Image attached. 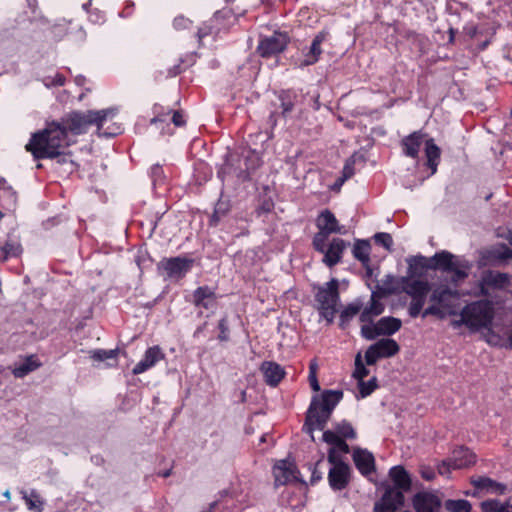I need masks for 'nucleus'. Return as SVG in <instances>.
Returning a JSON list of instances; mask_svg holds the SVG:
<instances>
[{
  "label": "nucleus",
  "instance_id": "nucleus-45",
  "mask_svg": "<svg viewBox=\"0 0 512 512\" xmlns=\"http://www.w3.org/2000/svg\"><path fill=\"white\" fill-rule=\"evenodd\" d=\"M355 163H356V154H353L349 157L344 164L342 170V177L337 180V183L342 185L347 179L351 178L355 174Z\"/></svg>",
  "mask_w": 512,
  "mask_h": 512
},
{
  "label": "nucleus",
  "instance_id": "nucleus-39",
  "mask_svg": "<svg viewBox=\"0 0 512 512\" xmlns=\"http://www.w3.org/2000/svg\"><path fill=\"white\" fill-rule=\"evenodd\" d=\"M482 512H512V504L507 501L501 503L497 499L485 500L481 503Z\"/></svg>",
  "mask_w": 512,
  "mask_h": 512
},
{
  "label": "nucleus",
  "instance_id": "nucleus-4",
  "mask_svg": "<svg viewBox=\"0 0 512 512\" xmlns=\"http://www.w3.org/2000/svg\"><path fill=\"white\" fill-rule=\"evenodd\" d=\"M320 231L313 237L312 245L315 251L323 255L322 262L329 268H333L342 262L345 250L350 242L332 237L331 234L340 232V226H319Z\"/></svg>",
  "mask_w": 512,
  "mask_h": 512
},
{
  "label": "nucleus",
  "instance_id": "nucleus-21",
  "mask_svg": "<svg viewBox=\"0 0 512 512\" xmlns=\"http://www.w3.org/2000/svg\"><path fill=\"white\" fill-rule=\"evenodd\" d=\"M192 296L193 304L196 307L204 308L206 310L213 308L217 302V295L215 289L208 285L197 287L193 291Z\"/></svg>",
  "mask_w": 512,
  "mask_h": 512
},
{
  "label": "nucleus",
  "instance_id": "nucleus-46",
  "mask_svg": "<svg viewBox=\"0 0 512 512\" xmlns=\"http://www.w3.org/2000/svg\"><path fill=\"white\" fill-rule=\"evenodd\" d=\"M230 209L229 202L223 199H219L218 202L215 204L214 212L211 216V220L213 222H219L222 220V218L228 213Z\"/></svg>",
  "mask_w": 512,
  "mask_h": 512
},
{
  "label": "nucleus",
  "instance_id": "nucleus-63",
  "mask_svg": "<svg viewBox=\"0 0 512 512\" xmlns=\"http://www.w3.org/2000/svg\"><path fill=\"white\" fill-rule=\"evenodd\" d=\"M420 475L423 479L431 481L435 478V471L429 466H421Z\"/></svg>",
  "mask_w": 512,
  "mask_h": 512
},
{
  "label": "nucleus",
  "instance_id": "nucleus-64",
  "mask_svg": "<svg viewBox=\"0 0 512 512\" xmlns=\"http://www.w3.org/2000/svg\"><path fill=\"white\" fill-rule=\"evenodd\" d=\"M375 512H396L393 508L386 506L384 503L380 502L375 505Z\"/></svg>",
  "mask_w": 512,
  "mask_h": 512
},
{
  "label": "nucleus",
  "instance_id": "nucleus-34",
  "mask_svg": "<svg viewBox=\"0 0 512 512\" xmlns=\"http://www.w3.org/2000/svg\"><path fill=\"white\" fill-rule=\"evenodd\" d=\"M20 493L28 510L33 512L43 511L44 501L35 489H31L29 492L21 490Z\"/></svg>",
  "mask_w": 512,
  "mask_h": 512
},
{
  "label": "nucleus",
  "instance_id": "nucleus-19",
  "mask_svg": "<svg viewBox=\"0 0 512 512\" xmlns=\"http://www.w3.org/2000/svg\"><path fill=\"white\" fill-rule=\"evenodd\" d=\"M265 383L270 387H276L285 377V369L274 361H264L260 365Z\"/></svg>",
  "mask_w": 512,
  "mask_h": 512
},
{
  "label": "nucleus",
  "instance_id": "nucleus-47",
  "mask_svg": "<svg viewBox=\"0 0 512 512\" xmlns=\"http://www.w3.org/2000/svg\"><path fill=\"white\" fill-rule=\"evenodd\" d=\"M150 177L154 187L162 186L165 184L166 176L163 167L159 164H155L151 167Z\"/></svg>",
  "mask_w": 512,
  "mask_h": 512
},
{
  "label": "nucleus",
  "instance_id": "nucleus-35",
  "mask_svg": "<svg viewBox=\"0 0 512 512\" xmlns=\"http://www.w3.org/2000/svg\"><path fill=\"white\" fill-rule=\"evenodd\" d=\"M404 291L412 297L427 296L430 291L429 283L422 280L407 281L404 286Z\"/></svg>",
  "mask_w": 512,
  "mask_h": 512
},
{
  "label": "nucleus",
  "instance_id": "nucleus-10",
  "mask_svg": "<svg viewBox=\"0 0 512 512\" xmlns=\"http://www.w3.org/2000/svg\"><path fill=\"white\" fill-rule=\"evenodd\" d=\"M512 285V275L496 270H485L478 280V296L491 297L492 291H503Z\"/></svg>",
  "mask_w": 512,
  "mask_h": 512
},
{
  "label": "nucleus",
  "instance_id": "nucleus-33",
  "mask_svg": "<svg viewBox=\"0 0 512 512\" xmlns=\"http://www.w3.org/2000/svg\"><path fill=\"white\" fill-rule=\"evenodd\" d=\"M371 245L367 240H356L352 248L353 257L366 267L370 264Z\"/></svg>",
  "mask_w": 512,
  "mask_h": 512
},
{
  "label": "nucleus",
  "instance_id": "nucleus-23",
  "mask_svg": "<svg viewBox=\"0 0 512 512\" xmlns=\"http://www.w3.org/2000/svg\"><path fill=\"white\" fill-rule=\"evenodd\" d=\"M328 36L329 32L325 30L320 31L315 35L308 52L304 54L301 66H310L318 62L320 55L322 54L321 44Z\"/></svg>",
  "mask_w": 512,
  "mask_h": 512
},
{
  "label": "nucleus",
  "instance_id": "nucleus-42",
  "mask_svg": "<svg viewBox=\"0 0 512 512\" xmlns=\"http://www.w3.org/2000/svg\"><path fill=\"white\" fill-rule=\"evenodd\" d=\"M363 304L361 301L356 300L349 303L340 313L341 323L349 322L355 315L362 310Z\"/></svg>",
  "mask_w": 512,
  "mask_h": 512
},
{
  "label": "nucleus",
  "instance_id": "nucleus-60",
  "mask_svg": "<svg viewBox=\"0 0 512 512\" xmlns=\"http://www.w3.org/2000/svg\"><path fill=\"white\" fill-rule=\"evenodd\" d=\"M213 22L204 23L201 27L198 28L196 36L199 41H202L203 38L209 36L212 34L214 26L212 25Z\"/></svg>",
  "mask_w": 512,
  "mask_h": 512
},
{
  "label": "nucleus",
  "instance_id": "nucleus-59",
  "mask_svg": "<svg viewBox=\"0 0 512 512\" xmlns=\"http://www.w3.org/2000/svg\"><path fill=\"white\" fill-rule=\"evenodd\" d=\"M170 121L175 127H183L186 125V118L182 110H173Z\"/></svg>",
  "mask_w": 512,
  "mask_h": 512
},
{
  "label": "nucleus",
  "instance_id": "nucleus-48",
  "mask_svg": "<svg viewBox=\"0 0 512 512\" xmlns=\"http://www.w3.org/2000/svg\"><path fill=\"white\" fill-rule=\"evenodd\" d=\"M427 296L424 297H412L408 307V313L410 317L416 318L421 313V310L426 302Z\"/></svg>",
  "mask_w": 512,
  "mask_h": 512
},
{
  "label": "nucleus",
  "instance_id": "nucleus-62",
  "mask_svg": "<svg viewBox=\"0 0 512 512\" xmlns=\"http://www.w3.org/2000/svg\"><path fill=\"white\" fill-rule=\"evenodd\" d=\"M463 31L465 35L469 36L471 39H476L477 36L481 33L478 27L472 23L465 25Z\"/></svg>",
  "mask_w": 512,
  "mask_h": 512
},
{
  "label": "nucleus",
  "instance_id": "nucleus-9",
  "mask_svg": "<svg viewBox=\"0 0 512 512\" xmlns=\"http://www.w3.org/2000/svg\"><path fill=\"white\" fill-rule=\"evenodd\" d=\"M327 460L332 465L328 472L329 486L334 491L344 490L351 480L350 466L342 461L341 456L336 455L335 449H329Z\"/></svg>",
  "mask_w": 512,
  "mask_h": 512
},
{
  "label": "nucleus",
  "instance_id": "nucleus-24",
  "mask_svg": "<svg viewBox=\"0 0 512 512\" xmlns=\"http://www.w3.org/2000/svg\"><path fill=\"white\" fill-rule=\"evenodd\" d=\"M301 95L293 89L281 90L278 93V100L282 109V116L287 117L300 103Z\"/></svg>",
  "mask_w": 512,
  "mask_h": 512
},
{
  "label": "nucleus",
  "instance_id": "nucleus-38",
  "mask_svg": "<svg viewBox=\"0 0 512 512\" xmlns=\"http://www.w3.org/2000/svg\"><path fill=\"white\" fill-rule=\"evenodd\" d=\"M488 258L491 262L508 261L512 259V250L505 244H500L488 252Z\"/></svg>",
  "mask_w": 512,
  "mask_h": 512
},
{
  "label": "nucleus",
  "instance_id": "nucleus-58",
  "mask_svg": "<svg viewBox=\"0 0 512 512\" xmlns=\"http://www.w3.org/2000/svg\"><path fill=\"white\" fill-rule=\"evenodd\" d=\"M374 240L377 244L385 247L386 249H390L393 244L392 237L388 233H376L374 235Z\"/></svg>",
  "mask_w": 512,
  "mask_h": 512
},
{
  "label": "nucleus",
  "instance_id": "nucleus-1",
  "mask_svg": "<svg viewBox=\"0 0 512 512\" xmlns=\"http://www.w3.org/2000/svg\"><path fill=\"white\" fill-rule=\"evenodd\" d=\"M73 141L59 121L48 123L42 131L32 134L26 145L35 159H53L62 154V149L71 145Z\"/></svg>",
  "mask_w": 512,
  "mask_h": 512
},
{
  "label": "nucleus",
  "instance_id": "nucleus-11",
  "mask_svg": "<svg viewBox=\"0 0 512 512\" xmlns=\"http://www.w3.org/2000/svg\"><path fill=\"white\" fill-rule=\"evenodd\" d=\"M401 327V319L392 316H386L380 318L376 323L363 324L361 327V336L366 340H374L378 336L389 337L398 332Z\"/></svg>",
  "mask_w": 512,
  "mask_h": 512
},
{
  "label": "nucleus",
  "instance_id": "nucleus-25",
  "mask_svg": "<svg viewBox=\"0 0 512 512\" xmlns=\"http://www.w3.org/2000/svg\"><path fill=\"white\" fill-rule=\"evenodd\" d=\"M242 157L244 158L245 169H240L238 177L247 179L249 178L251 172L255 171L261 166L262 160L260 154L256 150L251 149L243 151Z\"/></svg>",
  "mask_w": 512,
  "mask_h": 512
},
{
  "label": "nucleus",
  "instance_id": "nucleus-54",
  "mask_svg": "<svg viewBox=\"0 0 512 512\" xmlns=\"http://www.w3.org/2000/svg\"><path fill=\"white\" fill-rule=\"evenodd\" d=\"M193 25V21L184 15H178L173 20V27L175 30H186L190 29Z\"/></svg>",
  "mask_w": 512,
  "mask_h": 512
},
{
  "label": "nucleus",
  "instance_id": "nucleus-26",
  "mask_svg": "<svg viewBox=\"0 0 512 512\" xmlns=\"http://www.w3.org/2000/svg\"><path fill=\"white\" fill-rule=\"evenodd\" d=\"M273 475L276 485H286L294 478L293 465L286 460H280L273 467Z\"/></svg>",
  "mask_w": 512,
  "mask_h": 512
},
{
  "label": "nucleus",
  "instance_id": "nucleus-41",
  "mask_svg": "<svg viewBox=\"0 0 512 512\" xmlns=\"http://www.w3.org/2000/svg\"><path fill=\"white\" fill-rule=\"evenodd\" d=\"M444 507L448 512H471V503L466 499H449L444 502Z\"/></svg>",
  "mask_w": 512,
  "mask_h": 512
},
{
  "label": "nucleus",
  "instance_id": "nucleus-31",
  "mask_svg": "<svg viewBox=\"0 0 512 512\" xmlns=\"http://www.w3.org/2000/svg\"><path fill=\"white\" fill-rule=\"evenodd\" d=\"M274 203L270 198H264L261 200L256 206L253 214L255 215V220L260 222H271L273 221V212Z\"/></svg>",
  "mask_w": 512,
  "mask_h": 512
},
{
  "label": "nucleus",
  "instance_id": "nucleus-5",
  "mask_svg": "<svg viewBox=\"0 0 512 512\" xmlns=\"http://www.w3.org/2000/svg\"><path fill=\"white\" fill-rule=\"evenodd\" d=\"M315 308L320 316L328 324L333 323L340 301L339 282L332 278L324 285H313Z\"/></svg>",
  "mask_w": 512,
  "mask_h": 512
},
{
  "label": "nucleus",
  "instance_id": "nucleus-43",
  "mask_svg": "<svg viewBox=\"0 0 512 512\" xmlns=\"http://www.w3.org/2000/svg\"><path fill=\"white\" fill-rule=\"evenodd\" d=\"M333 432L337 433L340 437L346 439H355L356 431L353 428L352 424L347 420H342L339 423H336L334 426Z\"/></svg>",
  "mask_w": 512,
  "mask_h": 512
},
{
  "label": "nucleus",
  "instance_id": "nucleus-14",
  "mask_svg": "<svg viewBox=\"0 0 512 512\" xmlns=\"http://www.w3.org/2000/svg\"><path fill=\"white\" fill-rule=\"evenodd\" d=\"M388 295H391L389 288L383 287L380 290L372 291L369 304L360 313V322L373 324L374 318L381 315L385 310V305L381 302V299Z\"/></svg>",
  "mask_w": 512,
  "mask_h": 512
},
{
  "label": "nucleus",
  "instance_id": "nucleus-52",
  "mask_svg": "<svg viewBox=\"0 0 512 512\" xmlns=\"http://www.w3.org/2000/svg\"><path fill=\"white\" fill-rule=\"evenodd\" d=\"M91 358H93L96 361H104L107 359L115 358L117 356V349H111V350H104V349H97L90 352Z\"/></svg>",
  "mask_w": 512,
  "mask_h": 512
},
{
  "label": "nucleus",
  "instance_id": "nucleus-3",
  "mask_svg": "<svg viewBox=\"0 0 512 512\" xmlns=\"http://www.w3.org/2000/svg\"><path fill=\"white\" fill-rule=\"evenodd\" d=\"M343 398L341 390H324L320 395L314 396L306 413L304 430L313 437L315 430H323L330 416Z\"/></svg>",
  "mask_w": 512,
  "mask_h": 512
},
{
  "label": "nucleus",
  "instance_id": "nucleus-37",
  "mask_svg": "<svg viewBox=\"0 0 512 512\" xmlns=\"http://www.w3.org/2000/svg\"><path fill=\"white\" fill-rule=\"evenodd\" d=\"M174 109L164 107L161 104H155L153 106V118L150 123L154 125L166 124L169 127L168 118H171Z\"/></svg>",
  "mask_w": 512,
  "mask_h": 512
},
{
  "label": "nucleus",
  "instance_id": "nucleus-7",
  "mask_svg": "<svg viewBox=\"0 0 512 512\" xmlns=\"http://www.w3.org/2000/svg\"><path fill=\"white\" fill-rule=\"evenodd\" d=\"M460 316H466L467 328L471 332L490 329L494 320V307L488 299L477 300L465 305Z\"/></svg>",
  "mask_w": 512,
  "mask_h": 512
},
{
  "label": "nucleus",
  "instance_id": "nucleus-30",
  "mask_svg": "<svg viewBox=\"0 0 512 512\" xmlns=\"http://www.w3.org/2000/svg\"><path fill=\"white\" fill-rule=\"evenodd\" d=\"M346 438L340 437L337 433L332 430H326L323 432V441L329 445H332L330 449H335L336 455L340 456V453L347 454L350 449L345 441Z\"/></svg>",
  "mask_w": 512,
  "mask_h": 512
},
{
  "label": "nucleus",
  "instance_id": "nucleus-15",
  "mask_svg": "<svg viewBox=\"0 0 512 512\" xmlns=\"http://www.w3.org/2000/svg\"><path fill=\"white\" fill-rule=\"evenodd\" d=\"M289 42L286 33L274 32L271 36L259 41L257 52L263 58H270L285 50Z\"/></svg>",
  "mask_w": 512,
  "mask_h": 512
},
{
  "label": "nucleus",
  "instance_id": "nucleus-6",
  "mask_svg": "<svg viewBox=\"0 0 512 512\" xmlns=\"http://www.w3.org/2000/svg\"><path fill=\"white\" fill-rule=\"evenodd\" d=\"M459 300L460 293L457 290H452L447 286H439L432 291L430 296L432 304L423 311L422 317L433 315L443 319L447 315H456Z\"/></svg>",
  "mask_w": 512,
  "mask_h": 512
},
{
  "label": "nucleus",
  "instance_id": "nucleus-55",
  "mask_svg": "<svg viewBox=\"0 0 512 512\" xmlns=\"http://www.w3.org/2000/svg\"><path fill=\"white\" fill-rule=\"evenodd\" d=\"M233 17V11L230 8H223L214 13L211 22H217L219 25L222 21L229 20Z\"/></svg>",
  "mask_w": 512,
  "mask_h": 512
},
{
  "label": "nucleus",
  "instance_id": "nucleus-29",
  "mask_svg": "<svg viewBox=\"0 0 512 512\" xmlns=\"http://www.w3.org/2000/svg\"><path fill=\"white\" fill-rule=\"evenodd\" d=\"M41 366V362L39 361L36 355H30L25 358V360L16 365L12 370L13 375L16 378H23L29 373L37 370Z\"/></svg>",
  "mask_w": 512,
  "mask_h": 512
},
{
  "label": "nucleus",
  "instance_id": "nucleus-53",
  "mask_svg": "<svg viewBox=\"0 0 512 512\" xmlns=\"http://www.w3.org/2000/svg\"><path fill=\"white\" fill-rule=\"evenodd\" d=\"M218 340L221 342H227L230 340V328L227 317H223L218 322Z\"/></svg>",
  "mask_w": 512,
  "mask_h": 512
},
{
  "label": "nucleus",
  "instance_id": "nucleus-36",
  "mask_svg": "<svg viewBox=\"0 0 512 512\" xmlns=\"http://www.w3.org/2000/svg\"><path fill=\"white\" fill-rule=\"evenodd\" d=\"M17 194L9 186H0V207L4 210L11 211L16 207Z\"/></svg>",
  "mask_w": 512,
  "mask_h": 512
},
{
  "label": "nucleus",
  "instance_id": "nucleus-61",
  "mask_svg": "<svg viewBox=\"0 0 512 512\" xmlns=\"http://www.w3.org/2000/svg\"><path fill=\"white\" fill-rule=\"evenodd\" d=\"M389 288L391 290V294H394L396 289L394 287V278L391 275L386 276V279L382 281V284H378L375 290H380L381 288Z\"/></svg>",
  "mask_w": 512,
  "mask_h": 512
},
{
  "label": "nucleus",
  "instance_id": "nucleus-56",
  "mask_svg": "<svg viewBox=\"0 0 512 512\" xmlns=\"http://www.w3.org/2000/svg\"><path fill=\"white\" fill-rule=\"evenodd\" d=\"M381 358V355L373 345H370L365 351V362L367 365H374Z\"/></svg>",
  "mask_w": 512,
  "mask_h": 512
},
{
  "label": "nucleus",
  "instance_id": "nucleus-18",
  "mask_svg": "<svg viewBox=\"0 0 512 512\" xmlns=\"http://www.w3.org/2000/svg\"><path fill=\"white\" fill-rule=\"evenodd\" d=\"M164 357L165 354L158 345L149 347L145 351L143 358L134 366L132 370L133 375H139L146 372L155 366L157 362L164 359Z\"/></svg>",
  "mask_w": 512,
  "mask_h": 512
},
{
  "label": "nucleus",
  "instance_id": "nucleus-27",
  "mask_svg": "<svg viewBox=\"0 0 512 512\" xmlns=\"http://www.w3.org/2000/svg\"><path fill=\"white\" fill-rule=\"evenodd\" d=\"M389 476L393 481L394 485L402 490L409 491L411 489V478L409 473L401 465L393 466L389 471Z\"/></svg>",
  "mask_w": 512,
  "mask_h": 512
},
{
  "label": "nucleus",
  "instance_id": "nucleus-17",
  "mask_svg": "<svg viewBox=\"0 0 512 512\" xmlns=\"http://www.w3.org/2000/svg\"><path fill=\"white\" fill-rule=\"evenodd\" d=\"M23 253V247L20 236L15 229L7 234L5 241H0V262H6L10 258L20 257Z\"/></svg>",
  "mask_w": 512,
  "mask_h": 512
},
{
  "label": "nucleus",
  "instance_id": "nucleus-50",
  "mask_svg": "<svg viewBox=\"0 0 512 512\" xmlns=\"http://www.w3.org/2000/svg\"><path fill=\"white\" fill-rule=\"evenodd\" d=\"M473 485L480 489L490 488L493 486H497L499 488L500 493H503L506 489L505 485L496 483L494 480L488 477H480L477 480L472 482Z\"/></svg>",
  "mask_w": 512,
  "mask_h": 512
},
{
  "label": "nucleus",
  "instance_id": "nucleus-28",
  "mask_svg": "<svg viewBox=\"0 0 512 512\" xmlns=\"http://www.w3.org/2000/svg\"><path fill=\"white\" fill-rule=\"evenodd\" d=\"M425 156L427 158V167L431 170V174H435L437 172V167L440 162L441 150L435 144L433 138H429L425 141Z\"/></svg>",
  "mask_w": 512,
  "mask_h": 512
},
{
  "label": "nucleus",
  "instance_id": "nucleus-51",
  "mask_svg": "<svg viewBox=\"0 0 512 512\" xmlns=\"http://www.w3.org/2000/svg\"><path fill=\"white\" fill-rule=\"evenodd\" d=\"M446 10L451 16L459 17L462 11L468 10V5L463 4L457 0H448Z\"/></svg>",
  "mask_w": 512,
  "mask_h": 512
},
{
  "label": "nucleus",
  "instance_id": "nucleus-22",
  "mask_svg": "<svg viewBox=\"0 0 512 512\" xmlns=\"http://www.w3.org/2000/svg\"><path fill=\"white\" fill-rule=\"evenodd\" d=\"M352 457L356 468L362 475L367 476L375 470L374 456L368 450L355 448Z\"/></svg>",
  "mask_w": 512,
  "mask_h": 512
},
{
  "label": "nucleus",
  "instance_id": "nucleus-13",
  "mask_svg": "<svg viewBox=\"0 0 512 512\" xmlns=\"http://www.w3.org/2000/svg\"><path fill=\"white\" fill-rule=\"evenodd\" d=\"M476 461L475 454L466 447H459L453 450L449 459L442 461L438 465L440 475H447L451 470L463 469L474 464Z\"/></svg>",
  "mask_w": 512,
  "mask_h": 512
},
{
  "label": "nucleus",
  "instance_id": "nucleus-40",
  "mask_svg": "<svg viewBox=\"0 0 512 512\" xmlns=\"http://www.w3.org/2000/svg\"><path fill=\"white\" fill-rule=\"evenodd\" d=\"M381 502L396 511L404 504V495L402 491L388 490L382 496Z\"/></svg>",
  "mask_w": 512,
  "mask_h": 512
},
{
  "label": "nucleus",
  "instance_id": "nucleus-8",
  "mask_svg": "<svg viewBox=\"0 0 512 512\" xmlns=\"http://www.w3.org/2000/svg\"><path fill=\"white\" fill-rule=\"evenodd\" d=\"M428 268L452 273V282L457 283L468 277L470 263L448 251L437 252L429 259Z\"/></svg>",
  "mask_w": 512,
  "mask_h": 512
},
{
  "label": "nucleus",
  "instance_id": "nucleus-2",
  "mask_svg": "<svg viewBox=\"0 0 512 512\" xmlns=\"http://www.w3.org/2000/svg\"><path fill=\"white\" fill-rule=\"evenodd\" d=\"M117 114L116 108H107L102 110H88L86 112L73 111L59 121L67 133L80 135L86 133L90 126L96 125L99 136L113 137L119 133L120 127L113 131L104 129V123L108 118H113Z\"/></svg>",
  "mask_w": 512,
  "mask_h": 512
},
{
  "label": "nucleus",
  "instance_id": "nucleus-57",
  "mask_svg": "<svg viewBox=\"0 0 512 512\" xmlns=\"http://www.w3.org/2000/svg\"><path fill=\"white\" fill-rule=\"evenodd\" d=\"M316 224H337V220L334 214L326 209L318 215Z\"/></svg>",
  "mask_w": 512,
  "mask_h": 512
},
{
  "label": "nucleus",
  "instance_id": "nucleus-20",
  "mask_svg": "<svg viewBox=\"0 0 512 512\" xmlns=\"http://www.w3.org/2000/svg\"><path fill=\"white\" fill-rule=\"evenodd\" d=\"M424 136L425 134L421 130L414 131L408 136H405L400 142L402 153L406 157L417 159L424 141Z\"/></svg>",
  "mask_w": 512,
  "mask_h": 512
},
{
  "label": "nucleus",
  "instance_id": "nucleus-49",
  "mask_svg": "<svg viewBox=\"0 0 512 512\" xmlns=\"http://www.w3.org/2000/svg\"><path fill=\"white\" fill-rule=\"evenodd\" d=\"M370 371L365 367L362 362L361 354L358 353L355 357V370L353 376L358 380H363L369 375Z\"/></svg>",
  "mask_w": 512,
  "mask_h": 512
},
{
  "label": "nucleus",
  "instance_id": "nucleus-32",
  "mask_svg": "<svg viewBox=\"0 0 512 512\" xmlns=\"http://www.w3.org/2000/svg\"><path fill=\"white\" fill-rule=\"evenodd\" d=\"M372 345L379 352L382 358L392 357L400 351V346L392 338H382Z\"/></svg>",
  "mask_w": 512,
  "mask_h": 512
},
{
  "label": "nucleus",
  "instance_id": "nucleus-16",
  "mask_svg": "<svg viewBox=\"0 0 512 512\" xmlns=\"http://www.w3.org/2000/svg\"><path fill=\"white\" fill-rule=\"evenodd\" d=\"M415 512H440L441 500L432 492H418L412 498Z\"/></svg>",
  "mask_w": 512,
  "mask_h": 512
},
{
  "label": "nucleus",
  "instance_id": "nucleus-12",
  "mask_svg": "<svg viewBox=\"0 0 512 512\" xmlns=\"http://www.w3.org/2000/svg\"><path fill=\"white\" fill-rule=\"evenodd\" d=\"M195 263L193 258L186 256H176L170 258H163L158 268L162 270L166 278L171 280H181L188 272L191 271Z\"/></svg>",
  "mask_w": 512,
  "mask_h": 512
},
{
  "label": "nucleus",
  "instance_id": "nucleus-44",
  "mask_svg": "<svg viewBox=\"0 0 512 512\" xmlns=\"http://www.w3.org/2000/svg\"><path fill=\"white\" fill-rule=\"evenodd\" d=\"M378 387L376 377H372L368 381L360 380L358 381V389L359 394L356 396L357 398H365L369 396L375 389Z\"/></svg>",
  "mask_w": 512,
  "mask_h": 512
}]
</instances>
